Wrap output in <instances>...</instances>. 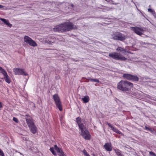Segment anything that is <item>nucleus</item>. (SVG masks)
<instances>
[{"instance_id": "nucleus-1", "label": "nucleus", "mask_w": 156, "mask_h": 156, "mask_svg": "<svg viewBox=\"0 0 156 156\" xmlns=\"http://www.w3.org/2000/svg\"><path fill=\"white\" fill-rule=\"evenodd\" d=\"M76 29H77L76 26L74 25L72 22H67L55 26L53 28V30L59 33H63L72 30Z\"/></svg>"}, {"instance_id": "nucleus-2", "label": "nucleus", "mask_w": 156, "mask_h": 156, "mask_svg": "<svg viewBox=\"0 0 156 156\" xmlns=\"http://www.w3.org/2000/svg\"><path fill=\"white\" fill-rule=\"evenodd\" d=\"M76 122L78 125L79 129L80 130V133L85 140H89L90 139V135L88 129L81 122V119L78 117L76 118Z\"/></svg>"}, {"instance_id": "nucleus-3", "label": "nucleus", "mask_w": 156, "mask_h": 156, "mask_svg": "<svg viewBox=\"0 0 156 156\" xmlns=\"http://www.w3.org/2000/svg\"><path fill=\"white\" fill-rule=\"evenodd\" d=\"M133 83L126 80H121L117 84V88L123 91H129L133 87Z\"/></svg>"}, {"instance_id": "nucleus-4", "label": "nucleus", "mask_w": 156, "mask_h": 156, "mask_svg": "<svg viewBox=\"0 0 156 156\" xmlns=\"http://www.w3.org/2000/svg\"><path fill=\"white\" fill-rule=\"evenodd\" d=\"M108 56L110 57L117 60L125 61L127 59V58L121 55L119 53L116 52H112L109 54Z\"/></svg>"}, {"instance_id": "nucleus-5", "label": "nucleus", "mask_w": 156, "mask_h": 156, "mask_svg": "<svg viewBox=\"0 0 156 156\" xmlns=\"http://www.w3.org/2000/svg\"><path fill=\"white\" fill-rule=\"evenodd\" d=\"M122 77L125 79L132 81H138L139 78L136 75H133L128 73H124L122 75Z\"/></svg>"}, {"instance_id": "nucleus-6", "label": "nucleus", "mask_w": 156, "mask_h": 156, "mask_svg": "<svg viewBox=\"0 0 156 156\" xmlns=\"http://www.w3.org/2000/svg\"><path fill=\"white\" fill-rule=\"evenodd\" d=\"M53 99L54 101L56 107L60 111L62 110V105L59 97L57 94H55L53 96Z\"/></svg>"}, {"instance_id": "nucleus-7", "label": "nucleus", "mask_w": 156, "mask_h": 156, "mask_svg": "<svg viewBox=\"0 0 156 156\" xmlns=\"http://www.w3.org/2000/svg\"><path fill=\"white\" fill-rule=\"evenodd\" d=\"M113 38L114 40L123 41L126 39V36L121 33L117 32L114 34Z\"/></svg>"}, {"instance_id": "nucleus-8", "label": "nucleus", "mask_w": 156, "mask_h": 156, "mask_svg": "<svg viewBox=\"0 0 156 156\" xmlns=\"http://www.w3.org/2000/svg\"><path fill=\"white\" fill-rule=\"evenodd\" d=\"M24 41L30 45L36 47L37 46V44L31 38L27 36H25L24 38Z\"/></svg>"}, {"instance_id": "nucleus-9", "label": "nucleus", "mask_w": 156, "mask_h": 156, "mask_svg": "<svg viewBox=\"0 0 156 156\" xmlns=\"http://www.w3.org/2000/svg\"><path fill=\"white\" fill-rule=\"evenodd\" d=\"M13 72L15 75H28V74L26 73L23 69L15 68L13 69Z\"/></svg>"}, {"instance_id": "nucleus-10", "label": "nucleus", "mask_w": 156, "mask_h": 156, "mask_svg": "<svg viewBox=\"0 0 156 156\" xmlns=\"http://www.w3.org/2000/svg\"><path fill=\"white\" fill-rule=\"evenodd\" d=\"M26 116H27L25 119L26 120L27 123L29 127L33 126L34 125V123L33 122V119L32 118L28 115H26Z\"/></svg>"}, {"instance_id": "nucleus-11", "label": "nucleus", "mask_w": 156, "mask_h": 156, "mask_svg": "<svg viewBox=\"0 0 156 156\" xmlns=\"http://www.w3.org/2000/svg\"><path fill=\"white\" fill-rule=\"evenodd\" d=\"M56 41V39L53 36L50 35L49 36L47 40H46V42L49 44L52 45L53 43H55Z\"/></svg>"}, {"instance_id": "nucleus-12", "label": "nucleus", "mask_w": 156, "mask_h": 156, "mask_svg": "<svg viewBox=\"0 0 156 156\" xmlns=\"http://www.w3.org/2000/svg\"><path fill=\"white\" fill-rule=\"evenodd\" d=\"M132 29L135 33L139 35H141L143 34L141 32L144 31L142 28L137 27H132Z\"/></svg>"}, {"instance_id": "nucleus-13", "label": "nucleus", "mask_w": 156, "mask_h": 156, "mask_svg": "<svg viewBox=\"0 0 156 156\" xmlns=\"http://www.w3.org/2000/svg\"><path fill=\"white\" fill-rule=\"evenodd\" d=\"M54 146L55 149L59 153L58 155L59 156H66L62 151L58 147L57 145H55Z\"/></svg>"}, {"instance_id": "nucleus-14", "label": "nucleus", "mask_w": 156, "mask_h": 156, "mask_svg": "<svg viewBox=\"0 0 156 156\" xmlns=\"http://www.w3.org/2000/svg\"><path fill=\"white\" fill-rule=\"evenodd\" d=\"M104 147L108 151H111L112 150L111 144L108 143H105L104 146Z\"/></svg>"}, {"instance_id": "nucleus-15", "label": "nucleus", "mask_w": 156, "mask_h": 156, "mask_svg": "<svg viewBox=\"0 0 156 156\" xmlns=\"http://www.w3.org/2000/svg\"><path fill=\"white\" fill-rule=\"evenodd\" d=\"M0 20L8 27H11L12 25L9 23V21L5 19L1 18Z\"/></svg>"}, {"instance_id": "nucleus-16", "label": "nucleus", "mask_w": 156, "mask_h": 156, "mask_svg": "<svg viewBox=\"0 0 156 156\" xmlns=\"http://www.w3.org/2000/svg\"><path fill=\"white\" fill-rule=\"evenodd\" d=\"M30 131L33 134H35L37 132V128L35 125L29 127Z\"/></svg>"}, {"instance_id": "nucleus-17", "label": "nucleus", "mask_w": 156, "mask_h": 156, "mask_svg": "<svg viewBox=\"0 0 156 156\" xmlns=\"http://www.w3.org/2000/svg\"><path fill=\"white\" fill-rule=\"evenodd\" d=\"M116 50L118 51H119L123 54H124L126 51V49L120 47H118L117 48Z\"/></svg>"}, {"instance_id": "nucleus-18", "label": "nucleus", "mask_w": 156, "mask_h": 156, "mask_svg": "<svg viewBox=\"0 0 156 156\" xmlns=\"http://www.w3.org/2000/svg\"><path fill=\"white\" fill-rule=\"evenodd\" d=\"M82 99L84 103H86L89 101V98L88 96L86 95L82 98Z\"/></svg>"}, {"instance_id": "nucleus-19", "label": "nucleus", "mask_w": 156, "mask_h": 156, "mask_svg": "<svg viewBox=\"0 0 156 156\" xmlns=\"http://www.w3.org/2000/svg\"><path fill=\"white\" fill-rule=\"evenodd\" d=\"M87 80H89L91 82H95L96 83H98L100 82L99 80L97 79H92L90 77L88 78L87 79L86 78H85Z\"/></svg>"}, {"instance_id": "nucleus-20", "label": "nucleus", "mask_w": 156, "mask_h": 156, "mask_svg": "<svg viewBox=\"0 0 156 156\" xmlns=\"http://www.w3.org/2000/svg\"><path fill=\"white\" fill-rule=\"evenodd\" d=\"M107 124L108 126L109 127H110L111 128V129L115 132H116L118 130L117 128H116L115 127H113L110 123H107Z\"/></svg>"}, {"instance_id": "nucleus-21", "label": "nucleus", "mask_w": 156, "mask_h": 156, "mask_svg": "<svg viewBox=\"0 0 156 156\" xmlns=\"http://www.w3.org/2000/svg\"><path fill=\"white\" fill-rule=\"evenodd\" d=\"M4 79H5L6 82L8 83H10L11 81L8 75L4 76Z\"/></svg>"}, {"instance_id": "nucleus-22", "label": "nucleus", "mask_w": 156, "mask_h": 156, "mask_svg": "<svg viewBox=\"0 0 156 156\" xmlns=\"http://www.w3.org/2000/svg\"><path fill=\"white\" fill-rule=\"evenodd\" d=\"M0 71H1V73L4 76L7 75V74L6 71L2 67H0Z\"/></svg>"}, {"instance_id": "nucleus-23", "label": "nucleus", "mask_w": 156, "mask_h": 156, "mask_svg": "<svg viewBox=\"0 0 156 156\" xmlns=\"http://www.w3.org/2000/svg\"><path fill=\"white\" fill-rule=\"evenodd\" d=\"M54 149V147H51L50 149V150L52 152L53 154H54L55 156H56V155L57 154L55 152V151Z\"/></svg>"}, {"instance_id": "nucleus-24", "label": "nucleus", "mask_w": 156, "mask_h": 156, "mask_svg": "<svg viewBox=\"0 0 156 156\" xmlns=\"http://www.w3.org/2000/svg\"><path fill=\"white\" fill-rule=\"evenodd\" d=\"M144 129L147 130H148L150 131L151 133H152L153 132V131L151 128H149V127H147V126H145V128H144Z\"/></svg>"}, {"instance_id": "nucleus-25", "label": "nucleus", "mask_w": 156, "mask_h": 156, "mask_svg": "<svg viewBox=\"0 0 156 156\" xmlns=\"http://www.w3.org/2000/svg\"><path fill=\"white\" fill-rule=\"evenodd\" d=\"M114 150L115 151V153L118 156L119 155H120V154H121L120 151L119 149H114Z\"/></svg>"}, {"instance_id": "nucleus-26", "label": "nucleus", "mask_w": 156, "mask_h": 156, "mask_svg": "<svg viewBox=\"0 0 156 156\" xmlns=\"http://www.w3.org/2000/svg\"><path fill=\"white\" fill-rule=\"evenodd\" d=\"M111 8L108 7H105L104 8H103L102 9H103V11H106L110 10Z\"/></svg>"}, {"instance_id": "nucleus-27", "label": "nucleus", "mask_w": 156, "mask_h": 156, "mask_svg": "<svg viewBox=\"0 0 156 156\" xmlns=\"http://www.w3.org/2000/svg\"><path fill=\"white\" fill-rule=\"evenodd\" d=\"M150 155L152 156H156V154L152 151H150L149 152Z\"/></svg>"}, {"instance_id": "nucleus-28", "label": "nucleus", "mask_w": 156, "mask_h": 156, "mask_svg": "<svg viewBox=\"0 0 156 156\" xmlns=\"http://www.w3.org/2000/svg\"><path fill=\"white\" fill-rule=\"evenodd\" d=\"M83 152L84 154V155L86 156H88V155H90L88 154H87V152L86 150L85 149H84L83 151Z\"/></svg>"}, {"instance_id": "nucleus-29", "label": "nucleus", "mask_w": 156, "mask_h": 156, "mask_svg": "<svg viewBox=\"0 0 156 156\" xmlns=\"http://www.w3.org/2000/svg\"><path fill=\"white\" fill-rule=\"evenodd\" d=\"M13 120L16 122L17 123H18L19 121L18 120V119L14 117L13 118Z\"/></svg>"}, {"instance_id": "nucleus-30", "label": "nucleus", "mask_w": 156, "mask_h": 156, "mask_svg": "<svg viewBox=\"0 0 156 156\" xmlns=\"http://www.w3.org/2000/svg\"><path fill=\"white\" fill-rule=\"evenodd\" d=\"M0 155L1 156H5L3 151L0 149Z\"/></svg>"}, {"instance_id": "nucleus-31", "label": "nucleus", "mask_w": 156, "mask_h": 156, "mask_svg": "<svg viewBox=\"0 0 156 156\" xmlns=\"http://www.w3.org/2000/svg\"><path fill=\"white\" fill-rule=\"evenodd\" d=\"M152 14L153 15V16L155 18H156V14L155 12L154 11L153 12H152Z\"/></svg>"}, {"instance_id": "nucleus-32", "label": "nucleus", "mask_w": 156, "mask_h": 156, "mask_svg": "<svg viewBox=\"0 0 156 156\" xmlns=\"http://www.w3.org/2000/svg\"><path fill=\"white\" fill-rule=\"evenodd\" d=\"M71 59L74 62H78L80 60H75L74 58H71Z\"/></svg>"}, {"instance_id": "nucleus-33", "label": "nucleus", "mask_w": 156, "mask_h": 156, "mask_svg": "<svg viewBox=\"0 0 156 156\" xmlns=\"http://www.w3.org/2000/svg\"><path fill=\"white\" fill-rule=\"evenodd\" d=\"M148 12H150L151 13L153 12L154 11L152 9L150 8L148 9Z\"/></svg>"}, {"instance_id": "nucleus-34", "label": "nucleus", "mask_w": 156, "mask_h": 156, "mask_svg": "<svg viewBox=\"0 0 156 156\" xmlns=\"http://www.w3.org/2000/svg\"><path fill=\"white\" fill-rule=\"evenodd\" d=\"M115 133L119 134H121L122 133V132L120 131H119L118 129L117 130V131Z\"/></svg>"}, {"instance_id": "nucleus-35", "label": "nucleus", "mask_w": 156, "mask_h": 156, "mask_svg": "<svg viewBox=\"0 0 156 156\" xmlns=\"http://www.w3.org/2000/svg\"><path fill=\"white\" fill-rule=\"evenodd\" d=\"M23 140H24L25 141L28 140L26 138L24 137H23Z\"/></svg>"}, {"instance_id": "nucleus-36", "label": "nucleus", "mask_w": 156, "mask_h": 156, "mask_svg": "<svg viewBox=\"0 0 156 156\" xmlns=\"http://www.w3.org/2000/svg\"><path fill=\"white\" fill-rule=\"evenodd\" d=\"M2 103L0 102V108H2Z\"/></svg>"}, {"instance_id": "nucleus-37", "label": "nucleus", "mask_w": 156, "mask_h": 156, "mask_svg": "<svg viewBox=\"0 0 156 156\" xmlns=\"http://www.w3.org/2000/svg\"><path fill=\"white\" fill-rule=\"evenodd\" d=\"M3 7H4V6L3 5H0V9L2 8Z\"/></svg>"}, {"instance_id": "nucleus-38", "label": "nucleus", "mask_w": 156, "mask_h": 156, "mask_svg": "<svg viewBox=\"0 0 156 156\" xmlns=\"http://www.w3.org/2000/svg\"><path fill=\"white\" fill-rule=\"evenodd\" d=\"M70 5L72 7H74V5L73 4H70Z\"/></svg>"}, {"instance_id": "nucleus-39", "label": "nucleus", "mask_w": 156, "mask_h": 156, "mask_svg": "<svg viewBox=\"0 0 156 156\" xmlns=\"http://www.w3.org/2000/svg\"><path fill=\"white\" fill-rule=\"evenodd\" d=\"M118 156H123V155L122 154H120V155H119Z\"/></svg>"}, {"instance_id": "nucleus-40", "label": "nucleus", "mask_w": 156, "mask_h": 156, "mask_svg": "<svg viewBox=\"0 0 156 156\" xmlns=\"http://www.w3.org/2000/svg\"><path fill=\"white\" fill-rule=\"evenodd\" d=\"M105 0L107 1V2H109L110 0Z\"/></svg>"}, {"instance_id": "nucleus-41", "label": "nucleus", "mask_w": 156, "mask_h": 156, "mask_svg": "<svg viewBox=\"0 0 156 156\" xmlns=\"http://www.w3.org/2000/svg\"><path fill=\"white\" fill-rule=\"evenodd\" d=\"M85 82H88V81H87V80H86V81H85Z\"/></svg>"}, {"instance_id": "nucleus-42", "label": "nucleus", "mask_w": 156, "mask_h": 156, "mask_svg": "<svg viewBox=\"0 0 156 156\" xmlns=\"http://www.w3.org/2000/svg\"><path fill=\"white\" fill-rule=\"evenodd\" d=\"M113 4H115V5L116 4H114V3H113Z\"/></svg>"}, {"instance_id": "nucleus-43", "label": "nucleus", "mask_w": 156, "mask_h": 156, "mask_svg": "<svg viewBox=\"0 0 156 156\" xmlns=\"http://www.w3.org/2000/svg\"><path fill=\"white\" fill-rule=\"evenodd\" d=\"M93 155H94V156H95L94 154Z\"/></svg>"}, {"instance_id": "nucleus-44", "label": "nucleus", "mask_w": 156, "mask_h": 156, "mask_svg": "<svg viewBox=\"0 0 156 156\" xmlns=\"http://www.w3.org/2000/svg\"><path fill=\"white\" fill-rule=\"evenodd\" d=\"M88 156H90V155H88Z\"/></svg>"}]
</instances>
